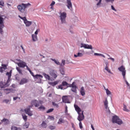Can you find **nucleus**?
<instances>
[{
    "label": "nucleus",
    "mask_w": 130,
    "mask_h": 130,
    "mask_svg": "<svg viewBox=\"0 0 130 130\" xmlns=\"http://www.w3.org/2000/svg\"><path fill=\"white\" fill-rule=\"evenodd\" d=\"M26 83H28V79L26 78H23L21 80L20 82V85H24V84H26Z\"/></svg>",
    "instance_id": "obj_21"
},
{
    "label": "nucleus",
    "mask_w": 130,
    "mask_h": 130,
    "mask_svg": "<svg viewBox=\"0 0 130 130\" xmlns=\"http://www.w3.org/2000/svg\"><path fill=\"white\" fill-rule=\"evenodd\" d=\"M27 63L24 61L20 60L19 62L17 63V66L19 67V68H24L26 67Z\"/></svg>",
    "instance_id": "obj_13"
},
{
    "label": "nucleus",
    "mask_w": 130,
    "mask_h": 130,
    "mask_svg": "<svg viewBox=\"0 0 130 130\" xmlns=\"http://www.w3.org/2000/svg\"><path fill=\"white\" fill-rule=\"evenodd\" d=\"M11 130H21V129L20 127L18 128L15 126H12Z\"/></svg>",
    "instance_id": "obj_32"
},
{
    "label": "nucleus",
    "mask_w": 130,
    "mask_h": 130,
    "mask_svg": "<svg viewBox=\"0 0 130 130\" xmlns=\"http://www.w3.org/2000/svg\"><path fill=\"white\" fill-rule=\"evenodd\" d=\"M71 84H69L67 81H63L62 84L58 86V89H61V90H63V87L66 86L67 88H69Z\"/></svg>",
    "instance_id": "obj_9"
},
{
    "label": "nucleus",
    "mask_w": 130,
    "mask_h": 130,
    "mask_svg": "<svg viewBox=\"0 0 130 130\" xmlns=\"http://www.w3.org/2000/svg\"><path fill=\"white\" fill-rule=\"evenodd\" d=\"M69 88H71V90L72 92L77 93V89H78V87L76 85V82H73L72 84H70Z\"/></svg>",
    "instance_id": "obj_8"
},
{
    "label": "nucleus",
    "mask_w": 130,
    "mask_h": 130,
    "mask_svg": "<svg viewBox=\"0 0 130 130\" xmlns=\"http://www.w3.org/2000/svg\"><path fill=\"white\" fill-rule=\"evenodd\" d=\"M5 27L4 25V18L0 16V33L3 34V28Z\"/></svg>",
    "instance_id": "obj_10"
},
{
    "label": "nucleus",
    "mask_w": 130,
    "mask_h": 130,
    "mask_svg": "<svg viewBox=\"0 0 130 130\" xmlns=\"http://www.w3.org/2000/svg\"><path fill=\"white\" fill-rule=\"evenodd\" d=\"M49 128H50V129H55V126H49Z\"/></svg>",
    "instance_id": "obj_46"
},
{
    "label": "nucleus",
    "mask_w": 130,
    "mask_h": 130,
    "mask_svg": "<svg viewBox=\"0 0 130 130\" xmlns=\"http://www.w3.org/2000/svg\"><path fill=\"white\" fill-rule=\"evenodd\" d=\"M12 71L10 70V72H7L6 73V76H8V79L7 80V83H10V81H11V77H12Z\"/></svg>",
    "instance_id": "obj_17"
},
{
    "label": "nucleus",
    "mask_w": 130,
    "mask_h": 130,
    "mask_svg": "<svg viewBox=\"0 0 130 130\" xmlns=\"http://www.w3.org/2000/svg\"><path fill=\"white\" fill-rule=\"evenodd\" d=\"M65 122H66L67 124L69 123V122L67 120L63 119V118H60L58 119L57 124H62V123H64Z\"/></svg>",
    "instance_id": "obj_16"
},
{
    "label": "nucleus",
    "mask_w": 130,
    "mask_h": 130,
    "mask_svg": "<svg viewBox=\"0 0 130 130\" xmlns=\"http://www.w3.org/2000/svg\"><path fill=\"white\" fill-rule=\"evenodd\" d=\"M25 67L26 68V69L27 70V71H28L29 72H30L31 69H30V68L28 67V66L26 65Z\"/></svg>",
    "instance_id": "obj_57"
},
{
    "label": "nucleus",
    "mask_w": 130,
    "mask_h": 130,
    "mask_svg": "<svg viewBox=\"0 0 130 130\" xmlns=\"http://www.w3.org/2000/svg\"><path fill=\"white\" fill-rule=\"evenodd\" d=\"M20 47L22 48L23 52H25V49H24V47L22 45L20 46Z\"/></svg>",
    "instance_id": "obj_61"
},
{
    "label": "nucleus",
    "mask_w": 130,
    "mask_h": 130,
    "mask_svg": "<svg viewBox=\"0 0 130 130\" xmlns=\"http://www.w3.org/2000/svg\"><path fill=\"white\" fill-rule=\"evenodd\" d=\"M51 60H53V61H54V62L56 64H58V66H59V64H60V63H59V61H58L54 59H51Z\"/></svg>",
    "instance_id": "obj_37"
},
{
    "label": "nucleus",
    "mask_w": 130,
    "mask_h": 130,
    "mask_svg": "<svg viewBox=\"0 0 130 130\" xmlns=\"http://www.w3.org/2000/svg\"><path fill=\"white\" fill-rule=\"evenodd\" d=\"M29 73L30 74V75H31V76H32V77L34 78V77H35V75H34V73L33 72H32V71L30 70L29 71Z\"/></svg>",
    "instance_id": "obj_52"
},
{
    "label": "nucleus",
    "mask_w": 130,
    "mask_h": 130,
    "mask_svg": "<svg viewBox=\"0 0 130 130\" xmlns=\"http://www.w3.org/2000/svg\"><path fill=\"white\" fill-rule=\"evenodd\" d=\"M49 85H51V86H52L53 87H54V86H56L58 84V81H54L53 82H49Z\"/></svg>",
    "instance_id": "obj_28"
},
{
    "label": "nucleus",
    "mask_w": 130,
    "mask_h": 130,
    "mask_svg": "<svg viewBox=\"0 0 130 130\" xmlns=\"http://www.w3.org/2000/svg\"><path fill=\"white\" fill-rule=\"evenodd\" d=\"M83 55L84 54L83 53L79 52L77 53V55L74 54V57H82Z\"/></svg>",
    "instance_id": "obj_27"
},
{
    "label": "nucleus",
    "mask_w": 130,
    "mask_h": 130,
    "mask_svg": "<svg viewBox=\"0 0 130 130\" xmlns=\"http://www.w3.org/2000/svg\"><path fill=\"white\" fill-rule=\"evenodd\" d=\"M77 119L78 120H79V121H82V120H84V119H85V116H84L83 111H82L81 114L80 113H78Z\"/></svg>",
    "instance_id": "obj_11"
},
{
    "label": "nucleus",
    "mask_w": 130,
    "mask_h": 130,
    "mask_svg": "<svg viewBox=\"0 0 130 130\" xmlns=\"http://www.w3.org/2000/svg\"><path fill=\"white\" fill-rule=\"evenodd\" d=\"M54 5H55V2L54 1L52 2L51 4H50L51 7H53Z\"/></svg>",
    "instance_id": "obj_50"
},
{
    "label": "nucleus",
    "mask_w": 130,
    "mask_h": 130,
    "mask_svg": "<svg viewBox=\"0 0 130 130\" xmlns=\"http://www.w3.org/2000/svg\"><path fill=\"white\" fill-rule=\"evenodd\" d=\"M20 99V98H19L18 96L14 97V98H13V100L15 101L17 100V99Z\"/></svg>",
    "instance_id": "obj_59"
},
{
    "label": "nucleus",
    "mask_w": 130,
    "mask_h": 130,
    "mask_svg": "<svg viewBox=\"0 0 130 130\" xmlns=\"http://www.w3.org/2000/svg\"><path fill=\"white\" fill-rule=\"evenodd\" d=\"M104 105L106 109H108L109 112H110V110H109V108H108V101L107 100V99H105V101L104 102Z\"/></svg>",
    "instance_id": "obj_23"
},
{
    "label": "nucleus",
    "mask_w": 130,
    "mask_h": 130,
    "mask_svg": "<svg viewBox=\"0 0 130 130\" xmlns=\"http://www.w3.org/2000/svg\"><path fill=\"white\" fill-rule=\"evenodd\" d=\"M2 68H4V69H5L6 70H7V65L5 64H2Z\"/></svg>",
    "instance_id": "obj_53"
},
{
    "label": "nucleus",
    "mask_w": 130,
    "mask_h": 130,
    "mask_svg": "<svg viewBox=\"0 0 130 130\" xmlns=\"http://www.w3.org/2000/svg\"><path fill=\"white\" fill-rule=\"evenodd\" d=\"M118 71L119 72H122V75L123 77V79L125 80V75L126 74V70H125V67L123 66H121L120 67L118 68Z\"/></svg>",
    "instance_id": "obj_6"
},
{
    "label": "nucleus",
    "mask_w": 130,
    "mask_h": 130,
    "mask_svg": "<svg viewBox=\"0 0 130 130\" xmlns=\"http://www.w3.org/2000/svg\"><path fill=\"white\" fill-rule=\"evenodd\" d=\"M65 113L66 114H68V106L65 107Z\"/></svg>",
    "instance_id": "obj_51"
},
{
    "label": "nucleus",
    "mask_w": 130,
    "mask_h": 130,
    "mask_svg": "<svg viewBox=\"0 0 130 130\" xmlns=\"http://www.w3.org/2000/svg\"><path fill=\"white\" fill-rule=\"evenodd\" d=\"M22 117L24 121H27V117L26 115H25V114H22Z\"/></svg>",
    "instance_id": "obj_38"
},
{
    "label": "nucleus",
    "mask_w": 130,
    "mask_h": 130,
    "mask_svg": "<svg viewBox=\"0 0 130 130\" xmlns=\"http://www.w3.org/2000/svg\"><path fill=\"white\" fill-rule=\"evenodd\" d=\"M18 17L19 18H20V19H21V20H23L26 27H29V26H31V25H32V22L27 20V18H26V16H24L23 17L20 15H18Z\"/></svg>",
    "instance_id": "obj_4"
},
{
    "label": "nucleus",
    "mask_w": 130,
    "mask_h": 130,
    "mask_svg": "<svg viewBox=\"0 0 130 130\" xmlns=\"http://www.w3.org/2000/svg\"><path fill=\"white\" fill-rule=\"evenodd\" d=\"M80 94L81 96H85L86 95V92H85V88H84V87H81L80 88Z\"/></svg>",
    "instance_id": "obj_19"
},
{
    "label": "nucleus",
    "mask_w": 130,
    "mask_h": 130,
    "mask_svg": "<svg viewBox=\"0 0 130 130\" xmlns=\"http://www.w3.org/2000/svg\"><path fill=\"white\" fill-rule=\"evenodd\" d=\"M50 76H51L53 81L57 78V72L54 70L50 71Z\"/></svg>",
    "instance_id": "obj_5"
},
{
    "label": "nucleus",
    "mask_w": 130,
    "mask_h": 130,
    "mask_svg": "<svg viewBox=\"0 0 130 130\" xmlns=\"http://www.w3.org/2000/svg\"><path fill=\"white\" fill-rule=\"evenodd\" d=\"M79 126L81 129L83 128V125L82 124V122L81 121L79 122Z\"/></svg>",
    "instance_id": "obj_49"
},
{
    "label": "nucleus",
    "mask_w": 130,
    "mask_h": 130,
    "mask_svg": "<svg viewBox=\"0 0 130 130\" xmlns=\"http://www.w3.org/2000/svg\"><path fill=\"white\" fill-rule=\"evenodd\" d=\"M29 125H30L29 122H26L25 123L23 126L25 128H28L29 127Z\"/></svg>",
    "instance_id": "obj_33"
},
{
    "label": "nucleus",
    "mask_w": 130,
    "mask_h": 130,
    "mask_svg": "<svg viewBox=\"0 0 130 130\" xmlns=\"http://www.w3.org/2000/svg\"><path fill=\"white\" fill-rule=\"evenodd\" d=\"M5 70H6V69H5L4 68L1 67L0 69L1 73H4V71H5Z\"/></svg>",
    "instance_id": "obj_47"
},
{
    "label": "nucleus",
    "mask_w": 130,
    "mask_h": 130,
    "mask_svg": "<svg viewBox=\"0 0 130 130\" xmlns=\"http://www.w3.org/2000/svg\"><path fill=\"white\" fill-rule=\"evenodd\" d=\"M60 73L61 75L63 76V75H64V70H63V69H61L60 70Z\"/></svg>",
    "instance_id": "obj_42"
},
{
    "label": "nucleus",
    "mask_w": 130,
    "mask_h": 130,
    "mask_svg": "<svg viewBox=\"0 0 130 130\" xmlns=\"http://www.w3.org/2000/svg\"><path fill=\"white\" fill-rule=\"evenodd\" d=\"M35 35H37L38 34V29H37L35 32Z\"/></svg>",
    "instance_id": "obj_63"
},
{
    "label": "nucleus",
    "mask_w": 130,
    "mask_h": 130,
    "mask_svg": "<svg viewBox=\"0 0 130 130\" xmlns=\"http://www.w3.org/2000/svg\"><path fill=\"white\" fill-rule=\"evenodd\" d=\"M105 64H106V66L105 67H109V63H108V61H105Z\"/></svg>",
    "instance_id": "obj_56"
},
{
    "label": "nucleus",
    "mask_w": 130,
    "mask_h": 130,
    "mask_svg": "<svg viewBox=\"0 0 130 130\" xmlns=\"http://www.w3.org/2000/svg\"><path fill=\"white\" fill-rule=\"evenodd\" d=\"M127 86H129V83H128V82H127V81H126V79H125H125H124Z\"/></svg>",
    "instance_id": "obj_54"
},
{
    "label": "nucleus",
    "mask_w": 130,
    "mask_h": 130,
    "mask_svg": "<svg viewBox=\"0 0 130 130\" xmlns=\"http://www.w3.org/2000/svg\"><path fill=\"white\" fill-rule=\"evenodd\" d=\"M123 110L126 112H128V111H129L128 109H126V106L125 105H123Z\"/></svg>",
    "instance_id": "obj_39"
},
{
    "label": "nucleus",
    "mask_w": 130,
    "mask_h": 130,
    "mask_svg": "<svg viewBox=\"0 0 130 130\" xmlns=\"http://www.w3.org/2000/svg\"><path fill=\"white\" fill-rule=\"evenodd\" d=\"M39 109L40 110H45V108L43 106H41L40 107H39Z\"/></svg>",
    "instance_id": "obj_43"
},
{
    "label": "nucleus",
    "mask_w": 130,
    "mask_h": 130,
    "mask_svg": "<svg viewBox=\"0 0 130 130\" xmlns=\"http://www.w3.org/2000/svg\"><path fill=\"white\" fill-rule=\"evenodd\" d=\"M111 9H112V10H113V11L116 12V9H115V8H114V7L112 5L111 6Z\"/></svg>",
    "instance_id": "obj_55"
},
{
    "label": "nucleus",
    "mask_w": 130,
    "mask_h": 130,
    "mask_svg": "<svg viewBox=\"0 0 130 130\" xmlns=\"http://www.w3.org/2000/svg\"><path fill=\"white\" fill-rule=\"evenodd\" d=\"M107 3L109 2H111V3H113L114 2V0H106Z\"/></svg>",
    "instance_id": "obj_60"
},
{
    "label": "nucleus",
    "mask_w": 130,
    "mask_h": 130,
    "mask_svg": "<svg viewBox=\"0 0 130 130\" xmlns=\"http://www.w3.org/2000/svg\"><path fill=\"white\" fill-rule=\"evenodd\" d=\"M9 82H8V81L7 82H0V87L1 88H7V87H9L10 86V84H9Z\"/></svg>",
    "instance_id": "obj_12"
},
{
    "label": "nucleus",
    "mask_w": 130,
    "mask_h": 130,
    "mask_svg": "<svg viewBox=\"0 0 130 130\" xmlns=\"http://www.w3.org/2000/svg\"><path fill=\"white\" fill-rule=\"evenodd\" d=\"M16 70L17 72L20 74V75H23V73L22 72V70L20 69L19 67H16Z\"/></svg>",
    "instance_id": "obj_31"
},
{
    "label": "nucleus",
    "mask_w": 130,
    "mask_h": 130,
    "mask_svg": "<svg viewBox=\"0 0 130 130\" xmlns=\"http://www.w3.org/2000/svg\"><path fill=\"white\" fill-rule=\"evenodd\" d=\"M94 55H97L99 56H102L103 57H105V56H104V55L98 53H94Z\"/></svg>",
    "instance_id": "obj_35"
},
{
    "label": "nucleus",
    "mask_w": 130,
    "mask_h": 130,
    "mask_svg": "<svg viewBox=\"0 0 130 130\" xmlns=\"http://www.w3.org/2000/svg\"><path fill=\"white\" fill-rule=\"evenodd\" d=\"M60 18L62 24L66 23V19L67 18V13L63 12L62 13L60 12Z\"/></svg>",
    "instance_id": "obj_7"
},
{
    "label": "nucleus",
    "mask_w": 130,
    "mask_h": 130,
    "mask_svg": "<svg viewBox=\"0 0 130 130\" xmlns=\"http://www.w3.org/2000/svg\"><path fill=\"white\" fill-rule=\"evenodd\" d=\"M0 6H2V7H5V2L3 0H0Z\"/></svg>",
    "instance_id": "obj_40"
},
{
    "label": "nucleus",
    "mask_w": 130,
    "mask_h": 130,
    "mask_svg": "<svg viewBox=\"0 0 130 130\" xmlns=\"http://www.w3.org/2000/svg\"><path fill=\"white\" fill-rule=\"evenodd\" d=\"M67 3L68 4L67 5V8H68V9H72L73 8V5L72 4V2L71 1V0H67Z\"/></svg>",
    "instance_id": "obj_20"
},
{
    "label": "nucleus",
    "mask_w": 130,
    "mask_h": 130,
    "mask_svg": "<svg viewBox=\"0 0 130 130\" xmlns=\"http://www.w3.org/2000/svg\"><path fill=\"white\" fill-rule=\"evenodd\" d=\"M112 121L113 123H117L119 125H121L123 123L122 120L117 116H114L112 118Z\"/></svg>",
    "instance_id": "obj_3"
},
{
    "label": "nucleus",
    "mask_w": 130,
    "mask_h": 130,
    "mask_svg": "<svg viewBox=\"0 0 130 130\" xmlns=\"http://www.w3.org/2000/svg\"><path fill=\"white\" fill-rule=\"evenodd\" d=\"M105 89L106 90V94H107V95H111V91H110L109 90H108V88H105Z\"/></svg>",
    "instance_id": "obj_34"
},
{
    "label": "nucleus",
    "mask_w": 130,
    "mask_h": 130,
    "mask_svg": "<svg viewBox=\"0 0 130 130\" xmlns=\"http://www.w3.org/2000/svg\"><path fill=\"white\" fill-rule=\"evenodd\" d=\"M96 2H98V0H95ZM101 2H102V0H99V3H97L96 6H98V7L99 6H100L101 4Z\"/></svg>",
    "instance_id": "obj_45"
},
{
    "label": "nucleus",
    "mask_w": 130,
    "mask_h": 130,
    "mask_svg": "<svg viewBox=\"0 0 130 130\" xmlns=\"http://www.w3.org/2000/svg\"><path fill=\"white\" fill-rule=\"evenodd\" d=\"M35 79H39L40 80H41V79H42V78H43V76L41 75H39V74H37L36 75H35L34 77Z\"/></svg>",
    "instance_id": "obj_25"
},
{
    "label": "nucleus",
    "mask_w": 130,
    "mask_h": 130,
    "mask_svg": "<svg viewBox=\"0 0 130 130\" xmlns=\"http://www.w3.org/2000/svg\"><path fill=\"white\" fill-rule=\"evenodd\" d=\"M108 59H111V60L114 61V58H108Z\"/></svg>",
    "instance_id": "obj_62"
},
{
    "label": "nucleus",
    "mask_w": 130,
    "mask_h": 130,
    "mask_svg": "<svg viewBox=\"0 0 130 130\" xmlns=\"http://www.w3.org/2000/svg\"><path fill=\"white\" fill-rule=\"evenodd\" d=\"M32 103L35 107H39V106H40V102H38V101H32Z\"/></svg>",
    "instance_id": "obj_22"
},
{
    "label": "nucleus",
    "mask_w": 130,
    "mask_h": 130,
    "mask_svg": "<svg viewBox=\"0 0 130 130\" xmlns=\"http://www.w3.org/2000/svg\"><path fill=\"white\" fill-rule=\"evenodd\" d=\"M65 63H66V60H62V62H61V66H64Z\"/></svg>",
    "instance_id": "obj_48"
},
{
    "label": "nucleus",
    "mask_w": 130,
    "mask_h": 130,
    "mask_svg": "<svg viewBox=\"0 0 130 130\" xmlns=\"http://www.w3.org/2000/svg\"><path fill=\"white\" fill-rule=\"evenodd\" d=\"M2 122H4L5 125L9 124L10 123V121L8 119L4 118L2 120H1Z\"/></svg>",
    "instance_id": "obj_24"
},
{
    "label": "nucleus",
    "mask_w": 130,
    "mask_h": 130,
    "mask_svg": "<svg viewBox=\"0 0 130 130\" xmlns=\"http://www.w3.org/2000/svg\"><path fill=\"white\" fill-rule=\"evenodd\" d=\"M52 105L56 107L57 108H58V104L55 103V102H52Z\"/></svg>",
    "instance_id": "obj_44"
},
{
    "label": "nucleus",
    "mask_w": 130,
    "mask_h": 130,
    "mask_svg": "<svg viewBox=\"0 0 130 130\" xmlns=\"http://www.w3.org/2000/svg\"><path fill=\"white\" fill-rule=\"evenodd\" d=\"M41 125L44 128L47 127V124H46L45 121L42 122Z\"/></svg>",
    "instance_id": "obj_30"
},
{
    "label": "nucleus",
    "mask_w": 130,
    "mask_h": 130,
    "mask_svg": "<svg viewBox=\"0 0 130 130\" xmlns=\"http://www.w3.org/2000/svg\"><path fill=\"white\" fill-rule=\"evenodd\" d=\"M31 108H32V106H28L24 110L21 109L20 112H25L26 114H27L29 116H32L33 115V111H31Z\"/></svg>",
    "instance_id": "obj_2"
},
{
    "label": "nucleus",
    "mask_w": 130,
    "mask_h": 130,
    "mask_svg": "<svg viewBox=\"0 0 130 130\" xmlns=\"http://www.w3.org/2000/svg\"><path fill=\"white\" fill-rule=\"evenodd\" d=\"M44 76L45 78V79H46V80H48V81H52V80L51 79V78H50V76L45 73H44Z\"/></svg>",
    "instance_id": "obj_26"
},
{
    "label": "nucleus",
    "mask_w": 130,
    "mask_h": 130,
    "mask_svg": "<svg viewBox=\"0 0 130 130\" xmlns=\"http://www.w3.org/2000/svg\"><path fill=\"white\" fill-rule=\"evenodd\" d=\"M31 4L27 3V4H24L22 3L21 4H20L18 5L17 9L20 13H25L26 12V9L27 8H29V7H30Z\"/></svg>",
    "instance_id": "obj_1"
},
{
    "label": "nucleus",
    "mask_w": 130,
    "mask_h": 130,
    "mask_svg": "<svg viewBox=\"0 0 130 130\" xmlns=\"http://www.w3.org/2000/svg\"><path fill=\"white\" fill-rule=\"evenodd\" d=\"M105 70L108 72V73H109V74H111V71L108 69V67H105Z\"/></svg>",
    "instance_id": "obj_41"
},
{
    "label": "nucleus",
    "mask_w": 130,
    "mask_h": 130,
    "mask_svg": "<svg viewBox=\"0 0 130 130\" xmlns=\"http://www.w3.org/2000/svg\"><path fill=\"white\" fill-rule=\"evenodd\" d=\"M54 110V109L51 108L48 110L46 112L47 113H51Z\"/></svg>",
    "instance_id": "obj_36"
},
{
    "label": "nucleus",
    "mask_w": 130,
    "mask_h": 130,
    "mask_svg": "<svg viewBox=\"0 0 130 130\" xmlns=\"http://www.w3.org/2000/svg\"><path fill=\"white\" fill-rule=\"evenodd\" d=\"M32 41H37L38 39H37V36L36 35H32L31 36Z\"/></svg>",
    "instance_id": "obj_29"
},
{
    "label": "nucleus",
    "mask_w": 130,
    "mask_h": 130,
    "mask_svg": "<svg viewBox=\"0 0 130 130\" xmlns=\"http://www.w3.org/2000/svg\"><path fill=\"white\" fill-rule=\"evenodd\" d=\"M4 102H5V103H9V102H10V101L9 100H5L4 101Z\"/></svg>",
    "instance_id": "obj_58"
},
{
    "label": "nucleus",
    "mask_w": 130,
    "mask_h": 130,
    "mask_svg": "<svg viewBox=\"0 0 130 130\" xmlns=\"http://www.w3.org/2000/svg\"><path fill=\"white\" fill-rule=\"evenodd\" d=\"M12 87L13 88H16V85H15V84H12Z\"/></svg>",
    "instance_id": "obj_64"
},
{
    "label": "nucleus",
    "mask_w": 130,
    "mask_h": 130,
    "mask_svg": "<svg viewBox=\"0 0 130 130\" xmlns=\"http://www.w3.org/2000/svg\"><path fill=\"white\" fill-rule=\"evenodd\" d=\"M74 108H75V110L76 111H77L78 114L80 113L81 111H82V110H81V108H79L78 105L75 104Z\"/></svg>",
    "instance_id": "obj_18"
},
{
    "label": "nucleus",
    "mask_w": 130,
    "mask_h": 130,
    "mask_svg": "<svg viewBox=\"0 0 130 130\" xmlns=\"http://www.w3.org/2000/svg\"><path fill=\"white\" fill-rule=\"evenodd\" d=\"M80 47L82 48V47H84V48H85L86 49H92V45H89L85 44H81Z\"/></svg>",
    "instance_id": "obj_14"
},
{
    "label": "nucleus",
    "mask_w": 130,
    "mask_h": 130,
    "mask_svg": "<svg viewBox=\"0 0 130 130\" xmlns=\"http://www.w3.org/2000/svg\"><path fill=\"white\" fill-rule=\"evenodd\" d=\"M62 101L63 103H71L70 100L67 95H63L62 98Z\"/></svg>",
    "instance_id": "obj_15"
}]
</instances>
